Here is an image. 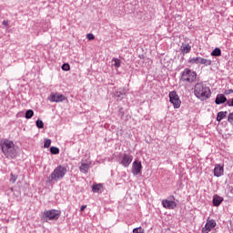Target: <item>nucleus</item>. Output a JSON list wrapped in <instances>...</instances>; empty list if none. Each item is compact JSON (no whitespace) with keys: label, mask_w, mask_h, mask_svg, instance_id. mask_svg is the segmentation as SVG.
<instances>
[{"label":"nucleus","mask_w":233,"mask_h":233,"mask_svg":"<svg viewBox=\"0 0 233 233\" xmlns=\"http://www.w3.org/2000/svg\"><path fill=\"white\" fill-rule=\"evenodd\" d=\"M90 165H92V162L81 160V165L79 167L80 172H82V174H88V171L90 170Z\"/></svg>","instance_id":"f8f14e48"},{"label":"nucleus","mask_w":233,"mask_h":233,"mask_svg":"<svg viewBox=\"0 0 233 233\" xmlns=\"http://www.w3.org/2000/svg\"><path fill=\"white\" fill-rule=\"evenodd\" d=\"M197 77H198V74H196V71H193L188 68H185L181 73L180 79L184 83H194V81H196Z\"/></svg>","instance_id":"20e7f679"},{"label":"nucleus","mask_w":233,"mask_h":233,"mask_svg":"<svg viewBox=\"0 0 233 233\" xmlns=\"http://www.w3.org/2000/svg\"><path fill=\"white\" fill-rule=\"evenodd\" d=\"M61 216V211L56 209L46 210L43 213L45 221H57Z\"/></svg>","instance_id":"39448f33"},{"label":"nucleus","mask_w":233,"mask_h":233,"mask_svg":"<svg viewBox=\"0 0 233 233\" xmlns=\"http://www.w3.org/2000/svg\"><path fill=\"white\" fill-rule=\"evenodd\" d=\"M35 123H36L37 128H45V123H43V120L38 119V120H36Z\"/></svg>","instance_id":"b1692460"},{"label":"nucleus","mask_w":233,"mask_h":233,"mask_svg":"<svg viewBox=\"0 0 233 233\" xmlns=\"http://www.w3.org/2000/svg\"><path fill=\"white\" fill-rule=\"evenodd\" d=\"M34 117V110L28 109L25 112V119H32Z\"/></svg>","instance_id":"5701e85b"},{"label":"nucleus","mask_w":233,"mask_h":233,"mask_svg":"<svg viewBox=\"0 0 233 233\" xmlns=\"http://www.w3.org/2000/svg\"><path fill=\"white\" fill-rule=\"evenodd\" d=\"M127 92H128V88L120 87L115 93V97H116V99H123V96H127Z\"/></svg>","instance_id":"4468645a"},{"label":"nucleus","mask_w":233,"mask_h":233,"mask_svg":"<svg viewBox=\"0 0 233 233\" xmlns=\"http://www.w3.org/2000/svg\"><path fill=\"white\" fill-rule=\"evenodd\" d=\"M101 188H103V186L101 184H96L92 187V191L95 193L101 192Z\"/></svg>","instance_id":"412c9836"},{"label":"nucleus","mask_w":233,"mask_h":233,"mask_svg":"<svg viewBox=\"0 0 233 233\" xmlns=\"http://www.w3.org/2000/svg\"><path fill=\"white\" fill-rule=\"evenodd\" d=\"M2 24L4 26H8V20H4Z\"/></svg>","instance_id":"72a5a7b5"},{"label":"nucleus","mask_w":233,"mask_h":233,"mask_svg":"<svg viewBox=\"0 0 233 233\" xmlns=\"http://www.w3.org/2000/svg\"><path fill=\"white\" fill-rule=\"evenodd\" d=\"M227 111H220L217 114V121L219 123L220 121H223L225 117H227Z\"/></svg>","instance_id":"a211bd4d"},{"label":"nucleus","mask_w":233,"mask_h":233,"mask_svg":"<svg viewBox=\"0 0 233 233\" xmlns=\"http://www.w3.org/2000/svg\"><path fill=\"white\" fill-rule=\"evenodd\" d=\"M226 106H233V97L227 101Z\"/></svg>","instance_id":"2f4dec72"},{"label":"nucleus","mask_w":233,"mask_h":233,"mask_svg":"<svg viewBox=\"0 0 233 233\" xmlns=\"http://www.w3.org/2000/svg\"><path fill=\"white\" fill-rule=\"evenodd\" d=\"M132 161H134V157L130 154L125 153L120 157L119 165H121L125 168H128Z\"/></svg>","instance_id":"0eeeda50"},{"label":"nucleus","mask_w":233,"mask_h":233,"mask_svg":"<svg viewBox=\"0 0 233 233\" xmlns=\"http://www.w3.org/2000/svg\"><path fill=\"white\" fill-rule=\"evenodd\" d=\"M223 172H224V168H223V166H221V164H218L215 166L214 176L216 177H221V176H223Z\"/></svg>","instance_id":"dca6fc26"},{"label":"nucleus","mask_w":233,"mask_h":233,"mask_svg":"<svg viewBox=\"0 0 233 233\" xmlns=\"http://www.w3.org/2000/svg\"><path fill=\"white\" fill-rule=\"evenodd\" d=\"M228 121L230 125H233V113H230L228 116Z\"/></svg>","instance_id":"7c9ffc66"},{"label":"nucleus","mask_w":233,"mask_h":233,"mask_svg":"<svg viewBox=\"0 0 233 233\" xmlns=\"http://www.w3.org/2000/svg\"><path fill=\"white\" fill-rule=\"evenodd\" d=\"M50 152H51V154L57 155V154H59V149L56 147H51Z\"/></svg>","instance_id":"a878e982"},{"label":"nucleus","mask_w":233,"mask_h":233,"mask_svg":"<svg viewBox=\"0 0 233 233\" xmlns=\"http://www.w3.org/2000/svg\"><path fill=\"white\" fill-rule=\"evenodd\" d=\"M141 170H143V166L141 165V161L135 160L132 164L133 176H139V174H141Z\"/></svg>","instance_id":"9d476101"},{"label":"nucleus","mask_w":233,"mask_h":233,"mask_svg":"<svg viewBox=\"0 0 233 233\" xmlns=\"http://www.w3.org/2000/svg\"><path fill=\"white\" fill-rule=\"evenodd\" d=\"M47 99L51 103H63V101H65L66 97L65 96V95L59 93H51Z\"/></svg>","instance_id":"1a4fd4ad"},{"label":"nucleus","mask_w":233,"mask_h":233,"mask_svg":"<svg viewBox=\"0 0 233 233\" xmlns=\"http://www.w3.org/2000/svg\"><path fill=\"white\" fill-rule=\"evenodd\" d=\"M0 147L7 159H15L17 156V147H15L14 141L5 138L1 142Z\"/></svg>","instance_id":"f257e3e1"},{"label":"nucleus","mask_w":233,"mask_h":233,"mask_svg":"<svg viewBox=\"0 0 233 233\" xmlns=\"http://www.w3.org/2000/svg\"><path fill=\"white\" fill-rule=\"evenodd\" d=\"M85 208H86V205L81 206L80 212H84Z\"/></svg>","instance_id":"f704fd0d"},{"label":"nucleus","mask_w":233,"mask_h":233,"mask_svg":"<svg viewBox=\"0 0 233 233\" xmlns=\"http://www.w3.org/2000/svg\"><path fill=\"white\" fill-rule=\"evenodd\" d=\"M86 38L88 39V41H93V39H96V36L94 35V34H87L86 35Z\"/></svg>","instance_id":"c756f323"},{"label":"nucleus","mask_w":233,"mask_h":233,"mask_svg":"<svg viewBox=\"0 0 233 233\" xmlns=\"http://www.w3.org/2000/svg\"><path fill=\"white\" fill-rule=\"evenodd\" d=\"M62 70H64L65 72H68V70H70V65L63 64Z\"/></svg>","instance_id":"cd10ccee"},{"label":"nucleus","mask_w":233,"mask_h":233,"mask_svg":"<svg viewBox=\"0 0 233 233\" xmlns=\"http://www.w3.org/2000/svg\"><path fill=\"white\" fill-rule=\"evenodd\" d=\"M216 228V220L214 219L207 220V223L202 228V233H208L210 232V230H212V228Z\"/></svg>","instance_id":"9b49d317"},{"label":"nucleus","mask_w":233,"mask_h":233,"mask_svg":"<svg viewBox=\"0 0 233 233\" xmlns=\"http://www.w3.org/2000/svg\"><path fill=\"white\" fill-rule=\"evenodd\" d=\"M10 190H11V192H14V187H11Z\"/></svg>","instance_id":"e433bc0d"},{"label":"nucleus","mask_w":233,"mask_h":233,"mask_svg":"<svg viewBox=\"0 0 233 233\" xmlns=\"http://www.w3.org/2000/svg\"><path fill=\"white\" fill-rule=\"evenodd\" d=\"M50 145H52V140L46 139L45 142H44V148H49Z\"/></svg>","instance_id":"393cba45"},{"label":"nucleus","mask_w":233,"mask_h":233,"mask_svg":"<svg viewBox=\"0 0 233 233\" xmlns=\"http://www.w3.org/2000/svg\"><path fill=\"white\" fill-rule=\"evenodd\" d=\"M133 233H145V229H143V228L139 227V228H135L133 229Z\"/></svg>","instance_id":"bb28decb"},{"label":"nucleus","mask_w":233,"mask_h":233,"mask_svg":"<svg viewBox=\"0 0 233 233\" xmlns=\"http://www.w3.org/2000/svg\"><path fill=\"white\" fill-rule=\"evenodd\" d=\"M188 63L190 65H204V66H210V65H212V60L198 56L189 58Z\"/></svg>","instance_id":"423d86ee"},{"label":"nucleus","mask_w":233,"mask_h":233,"mask_svg":"<svg viewBox=\"0 0 233 233\" xmlns=\"http://www.w3.org/2000/svg\"><path fill=\"white\" fill-rule=\"evenodd\" d=\"M223 203V198L218 195L213 197V205L214 207H219Z\"/></svg>","instance_id":"f3484780"},{"label":"nucleus","mask_w":233,"mask_h":233,"mask_svg":"<svg viewBox=\"0 0 233 233\" xmlns=\"http://www.w3.org/2000/svg\"><path fill=\"white\" fill-rule=\"evenodd\" d=\"M169 101L173 105L174 108H179L181 106V100L176 91L169 92Z\"/></svg>","instance_id":"6e6552de"},{"label":"nucleus","mask_w":233,"mask_h":233,"mask_svg":"<svg viewBox=\"0 0 233 233\" xmlns=\"http://www.w3.org/2000/svg\"><path fill=\"white\" fill-rule=\"evenodd\" d=\"M228 190L231 193V196H233V187L232 186L228 187Z\"/></svg>","instance_id":"c9c22d12"},{"label":"nucleus","mask_w":233,"mask_h":233,"mask_svg":"<svg viewBox=\"0 0 233 233\" xmlns=\"http://www.w3.org/2000/svg\"><path fill=\"white\" fill-rule=\"evenodd\" d=\"M191 49H192V46H190V45L188 44H184L181 46L182 54H188Z\"/></svg>","instance_id":"6ab92c4d"},{"label":"nucleus","mask_w":233,"mask_h":233,"mask_svg":"<svg viewBox=\"0 0 233 233\" xmlns=\"http://www.w3.org/2000/svg\"><path fill=\"white\" fill-rule=\"evenodd\" d=\"M211 56L213 57H219L221 56V49L219 47H216L212 52Z\"/></svg>","instance_id":"aec40b11"},{"label":"nucleus","mask_w":233,"mask_h":233,"mask_svg":"<svg viewBox=\"0 0 233 233\" xmlns=\"http://www.w3.org/2000/svg\"><path fill=\"white\" fill-rule=\"evenodd\" d=\"M162 205L164 207V208H168L169 210H174V208H176V207H177V204H176V202L172 201V200H163L162 201Z\"/></svg>","instance_id":"ddd939ff"},{"label":"nucleus","mask_w":233,"mask_h":233,"mask_svg":"<svg viewBox=\"0 0 233 233\" xmlns=\"http://www.w3.org/2000/svg\"><path fill=\"white\" fill-rule=\"evenodd\" d=\"M112 65L113 66H115V68H119V66H121V60H119L118 58H113Z\"/></svg>","instance_id":"4be33fe9"},{"label":"nucleus","mask_w":233,"mask_h":233,"mask_svg":"<svg viewBox=\"0 0 233 233\" xmlns=\"http://www.w3.org/2000/svg\"><path fill=\"white\" fill-rule=\"evenodd\" d=\"M66 175V167L63 166H58L56 168L49 176L48 179L50 182L52 181H59V179H63Z\"/></svg>","instance_id":"7ed1b4c3"},{"label":"nucleus","mask_w":233,"mask_h":233,"mask_svg":"<svg viewBox=\"0 0 233 233\" xmlns=\"http://www.w3.org/2000/svg\"><path fill=\"white\" fill-rule=\"evenodd\" d=\"M10 181H11V183H15V181H17V176L11 173Z\"/></svg>","instance_id":"c85d7f7f"},{"label":"nucleus","mask_w":233,"mask_h":233,"mask_svg":"<svg viewBox=\"0 0 233 233\" xmlns=\"http://www.w3.org/2000/svg\"><path fill=\"white\" fill-rule=\"evenodd\" d=\"M194 94L198 99L200 101H207V99L210 98L212 96V92L210 91V87L207 86V84L200 82L197 83L194 86Z\"/></svg>","instance_id":"f03ea898"},{"label":"nucleus","mask_w":233,"mask_h":233,"mask_svg":"<svg viewBox=\"0 0 233 233\" xmlns=\"http://www.w3.org/2000/svg\"><path fill=\"white\" fill-rule=\"evenodd\" d=\"M227 101H228V99H227V96H225L224 94L217 95L216 99H215L216 105H223L225 103L227 105Z\"/></svg>","instance_id":"2eb2a0df"},{"label":"nucleus","mask_w":233,"mask_h":233,"mask_svg":"<svg viewBox=\"0 0 233 233\" xmlns=\"http://www.w3.org/2000/svg\"><path fill=\"white\" fill-rule=\"evenodd\" d=\"M229 94H233V89H228L225 92L226 96H229Z\"/></svg>","instance_id":"473e14b6"}]
</instances>
